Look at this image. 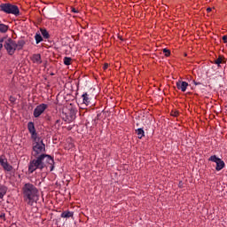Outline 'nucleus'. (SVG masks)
<instances>
[{"label": "nucleus", "mask_w": 227, "mask_h": 227, "mask_svg": "<svg viewBox=\"0 0 227 227\" xmlns=\"http://www.w3.org/2000/svg\"><path fill=\"white\" fill-rule=\"evenodd\" d=\"M50 167V171H54V158L49 154H40L35 159L30 160L28 164V173L33 174L36 169H43Z\"/></svg>", "instance_id": "nucleus-1"}, {"label": "nucleus", "mask_w": 227, "mask_h": 227, "mask_svg": "<svg viewBox=\"0 0 227 227\" xmlns=\"http://www.w3.org/2000/svg\"><path fill=\"white\" fill-rule=\"evenodd\" d=\"M23 198L27 205H33L35 200L38 198V189L31 183H27L22 187Z\"/></svg>", "instance_id": "nucleus-2"}, {"label": "nucleus", "mask_w": 227, "mask_h": 227, "mask_svg": "<svg viewBox=\"0 0 227 227\" xmlns=\"http://www.w3.org/2000/svg\"><path fill=\"white\" fill-rule=\"evenodd\" d=\"M25 45L26 41L24 40L15 42L13 39L8 38L4 41V47L5 51H7L9 56H13L15 54V51H22Z\"/></svg>", "instance_id": "nucleus-3"}, {"label": "nucleus", "mask_w": 227, "mask_h": 227, "mask_svg": "<svg viewBox=\"0 0 227 227\" xmlns=\"http://www.w3.org/2000/svg\"><path fill=\"white\" fill-rule=\"evenodd\" d=\"M33 140L32 155L34 157H38V155L43 154V153L45 152V144H43V140H42L40 137L34 138Z\"/></svg>", "instance_id": "nucleus-4"}, {"label": "nucleus", "mask_w": 227, "mask_h": 227, "mask_svg": "<svg viewBox=\"0 0 227 227\" xmlns=\"http://www.w3.org/2000/svg\"><path fill=\"white\" fill-rule=\"evenodd\" d=\"M0 10L4 12V13L15 15L16 17L20 15V11L19 10V6L13 5L11 4H2L0 5Z\"/></svg>", "instance_id": "nucleus-5"}, {"label": "nucleus", "mask_w": 227, "mask_h": 227, "mask_svg": "<svg viewBox=\"0 0 227 227\" xmlns=\"http://www.w3.org/2000/svg\"><path fill=\"white\" fill-rule=\"evenodd\" d=\"M208 160L210 162H215L216 164V167H215L216 171H221L222 169H224V167L226 166V164L224 163V160L217 157V155L210 156Z\"/></svg>", "instance_id": "nucleus-6"}, {"label": "nucleus", "mask_w": 227, "mask_h": 227, "mask_svg": "<svg viewBox=\"0 0 227 227\" xmlns=\"http://www.w3.org/2000/svg\"><path fill=\"white\" fill-rule=\"evenodd\" d=\"M49 107V105L47 104H41L38 105L35 110H34V117L35 118H40L43 113H45V110Z\"/></svg>", "instance_id": "nucleus-7"}, {"label": "nucleus", "mask_w": 227, "mask_h": 227, "mask_svg": "<svg viewBox=\"0 0 227 227\" xmlns=\"http://www.w3.org/2000/svg\"><path fill=\"white\" fill-rule=\"evenodd\" d=\"M27 129L29 133L31 134L32 139H36L38 138V135L36 134V129L35 128V123L33 121H29L27 123Z\"/></svg>", "instance_id": "nucleus-8"}, {"label": "nucleus", "mask_w": 227, "mask_h": 227, "mask_svg": "<svg viewBox=\"0 0 227 227\" xmlns=\"http://www.w3.org/2000/svg\"><path fill=\"white\" fill-rule=\"evenodd\" d=\"M188 86H189V83L187 82H182V81L176 82L177 90H180L183 92L187 91V87Z\"/></svg>", "instance_id": "nucleus-9"}, {"label": "nucleus", "mask_w": 227, "mask_h": 227, "mask_svg": "<svg viewBox=\"0 0 227 227\" xmlns=\"http://www.w3.org/2000/svg\"><path fill=\"white\" fill-rule=\"evenodd\" d=\"M82 104L84 106H90V94L88 92H85L82 95Z\"/></svg>", "instance_id": "nucleus-10"}, {"label": "nucleus", "mask_w": 227, "mask_h": 227, "mask_svg": "<svg viewBox=\"0 0 227 227\" xmlns=\"http://www.w3.org/2000/svg\"><path fill=\"white\" fill-rule=\"evenodd\" d=\"M6 192H8V187L4 186V184H0V200L6 196Z\"/></svg>", "instance_id": "nucleus-11"}, {"label": "nucleus", "mask_w": 227, "mask_h": 227, "mask_svg": "<svg viewBox=\"0 0 227 227\" xmlns=\"http://www.w3.org/2000/svg\"><path fill=\"white\" fill-rule=\"evenodd\" d=\"M33 63H36L37 65H42V55L40 54H34L32 56Z\"/></svg>", "instance_id": "nucleus-12"}, {"label": "nucleus", "mask_w": 227, "mask_h": 227, "mask_svg": "<svg viewBox=\"0 0 227 227\" xmlns=\"http://www.w3.org/2000/svg\"><path fill=\"white\" fill-rule=\"evenodd\" d=\"M60 217H62L63 219H68V218H70V217H74V212L64 211V212H62V214L60 215Z\"/></svg>", "instance_id": "nucleus-13"}, {"label": "nucleus", "mask_w": 227, "mask_h": 227, "mask_svg": "<svg viewBox=\"0 0 227 227\" xmlns=\"http://www.w3.org/2000/svg\"><path fill=\"white\" fill-rule=\"evenodd\" d=\"M136 134L138 136V139H143V137H145V130L143 128L136 129Z\"/></svg>", "instance_id": "nucleus-14"}, {"label": "nucleus", "mask_w": 227, "mask_h": 227, "mask_svg": "<svg viewBox=\"0 0 227 227\" xmlns=\"http://www.w3.org/2000/svg\"><path fill=\"white\" fill-rule=\"evenodd\" d=\"M8 29H10V27L8 25H4L3 23H0V33H7Z\"/></svg>", "instance_id": "nucleus-15"}, {"label": "nucleus", "mask_w": 227, "mask_h": 227, "mask_svg": "<svg viewBox=\"0 0 227 227\" xmlns=\"http://www.w3.org/2000/svg\"><path fill=\"white\" fill-rule=\"evenodd\" d=\"M2 168H4V171H8V172H10L13 169V167L12 165H10V163H8V161L5 164L2 165Z\"/></svg>", "instance_id": "nucleus-16"}, {"label": "nucleus", "mask_w": 227, "mask_h": 227, "mask_svg": "<svg viewBox=\"0 0 227 227\" xmlns=\"http://www.w3.org/2000/svg\"><path fill=\"white\" fill-rule=\"evenodd\" d=\"M40 31H41V34H42V35L43 36V38L48 39V38L51 37V35H49V32L47 31V29H45V28H41Z\"/></svg>", "instance_id": "nucleus-17"}, {"label": "nucleus", "mask_w": 227, "mask_h": 227, "mask_svg": "<svg viewBox=\"0 0 227 227\" xmlns=\"http://www.w3.org/2000/svg\"><path fill=\"white\" fill-rule=\"evenodd\" d=\"M64 65H66L67 67L72 65V58L65 57L64 58Z\"/></svg>", "instance_id": "nucleus-18"}, {"label": "nucleus", "mask_w": 227, "mask_h": 227, "mask_svg": "<svg viewBox=\"0 0 227 227\" xmlns=\"http://www.w3.org/2000/svg\"><path fill=\"white\" fill-rule=\"evenodd\" d=\"M35 39L36 43H40V42H43V38L42 37V35L40 34H35Z\"/></svg>", "instance_id": "nucleus-19"}, {"label": "nucleus", "mask_w": 227, "mask_h": 227, "mask_svg": "<svg viewBox=\"0 0 227 227\" xmlns=\"http://www.w3.org/2000/svg\"><path fill=\"white\" fill-rule=\"evenodd\" d=\"M7 162H8V160L6 159V156L0 155V164H1V166H4Z\"/></svg>", "instance_id": "nucleus-20"}, {"label": "nucleus", "mask_w": 227, "mask_h": 227, "mask_svg": "<svg viewBox=\"0 0 227 227\" xmlns=\"http://www.w3.org/2000/svg\"><path fill=\"white\" fill-rule=\"evenodd\" d=\"M222 63H224V59L221 56L215 60V65H217L218 67H220Z\"/></svg>", "instance_id": "nucleus-21"}, {"label": "nucleus", "mask_w": 227, "mask_h": 227, "mask_svg": "<svg viewBox=\"0 0 227 227\" xmlns=\"http://www.w3.org/2000/svg\"><path fill=\"white\" fill-rule=\"evenodd\" d=\"M163 52L167 58L171 55V51L168 49H164Z\"/></svg>", "instance_id": "nucleus-22"}, {"label": "nucleus", "mask_w": 227, "mask_h": 227, "mask_svg": "<svg viewBox=\"0 0 227 227\" xmlns=\"http://www.w3.org/2000/svg\"><path fill=\"white\" fill-rule=\"evenodd\" d=\"M4 42V38L0 39V51L3 50V43Z\"/></svg>", "instance_id": "nucleus-23"}, {"label": "nucleus", "mask_w": 227, "mask_h": 227, "mask_svg": "<svg viewBox=\"0 0 227 227\" xmlns=\"http://www.w3.org/2000/svg\"><path fill=\"white\" fill-rule=\"evenodd\" d=\"M178 187H180V189H184V182L180 181L178 184Z\"/></svg>", "instance_id": "nucleus-24"}, {"label": "nucleus", "mask_w": 227, "mask_h": 227, "mask_svg": "<svg viewBox=\"0 0 227 227\" xmlns=\"http://www.w3.org/2000/svg\"><path fill=\"white\" fill-rule=\"evenodd\" d=\"M222 40L223 41V43H227V35H223Z\"/></svg>", "instance_id": "nucleus-25"}, {"label": "nucleus", "mask_w": 227, "mask_h": 227, "mask_svg": "<svg viewBox=\"0 0 227 227\" xmlns=\"http://www.w3.org/2000/svg\"><path fill=\"white\" fill-rule=\"evenodd\" d=\"M103 68L104 70H107V68H109V64H105Z\"/></svg>", "instance_id": "nucleus-26"}, {"label": "nucleus", "mask_w": 227, "mask_h": 227, "mask_svg": "<svg viewBox=\"0 0 227 227\" xmlns=\"http://www.w3.org/2000/svg\"><path fill=\"white\" fill-rule=\"evenodd\" d=\"M172 116H178V112H171Z\"/></svg>", "instance_id": "nucleus-27"}, {"label": "nucleus", "mask_w": 227, "mask_h": 227, "mask_svg": "<svg viewBox=\"0 0 227 227\" xmlns=\"http://www.w3.org/2000/svg\"><path fill=\"white\" fill-rule=\"evenodd\" d=\"M73 13H79V11H77L75 8H72Z\"/></svg>", "instance_id": "nucleus-28"}, {"label": "nucleus", "mask_w": 227, "mask_h": 227, "mask_svg": "<svg viewBox=\"0 0 227 227\" xmlns=\"http://www.w3.org/2000/svg\"><path fill=\"white\" fill-rule=\"evenodd\" d=\"M193 84H194L195 86H200V84H201V82H197L196 81H193Z\"/></svg>", "instance_id": "nucleus-29"}, {"label": "nucleus", "mask_w": 227, "mask_h": 227, "mask_svg": "<svg viewBox=\"0 0 227 227\" xmlns=\"http://www.w3.org/2000/svg\"><path fill=\"white\" fill-rule=\"evenodd\" d=\"M207 12H212V8L208 7V8L207 9Z\"/></svg>", "instance_id": "nucleus-30"}, {"label": "nucleus", "mask_w": 227, "mask_h": 227, "mask_svg": "<svg viewBox=\"0 0 227 227\" xmlns=\"http://www.w3.org/2000/svg\"><path fill=\"white\" fill-rule=\"evenodd\" d=\"M74 120V117H71V119L68 120V122L72 121Z\"/></svg>", "instance_id": "nucleus-31"}, {"label": "nucleus", "mask_w": 227, "mask_h": 227, "mask_svg": "<svg viewBox=\"0 0 227 227\" xmlns=\"http://www.w3.org/2000/svg\"><path fill=\"white\" fill-rule=\"evenodd\" d=\"M60 122H61L60 120H57V121H56V124L60 123Z\"/></svg>", "instance_id": "nucleus-32"}]
</instances>
